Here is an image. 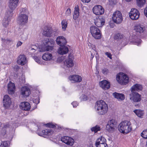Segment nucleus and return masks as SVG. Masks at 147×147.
Returning <instances> with one entry per match:
<instances>
[{"label":"nucleus","instance_id":"f257e3e1","mask_svg":"<svg viewBox=\"0 0 147 147\" xmlns=\"http://www.w3.org/2000/svg\"><path fill=\"white\" fill-rule=\"evenodd\" d=\"M94 108L97 113L100 115L105 114L108 110L107 105L102 100L96 102Z\"/></svg>","mask_w":147,"mask_h":147},{"label":"nucleus","instance_id":"f03ea898","mask_svg":"<svg viewBox=\"0 0 147 147\" xmlns=\"http://www.w3.org/2000/svg\"><path fill=\"white\" fill-rule=\"evenodd\" d=\"M131 123L129 121H124L120 123L118 127V129L119 131L122 133H128L132 129V127L131 126Z\"/></svg>","mask_w":147,"mask_h":147},{"label":"nucleus","instance_id":"7ed1b4c3","mask_svg":"<svg viewBox=\"0 0 147 147\" xmlns=\"http://www.w3.org/2000/svg\"><path fill=\"white\" fill-rule=\"evenodd\" d=\"M45 49H42V51H50L53 50V49L55 41L53 39L47 38L43 42Z\"/></svg>","mask_w":147,"mask_h":147},{"label":"nucleus","instance_id":"20e7f679","mask_svg":"<svg viewBox=\"0 0 147 147\" xmlns=\"http://www.w3.org/2000/svg\"><path fill=\"white\" fill-rule=\"evenodd\" d=\"M141 95L138 92H131L129 94V98L130 100L134 102L137 103L135 104V106L139 107V103L141 100Z\"/></svg>","mask_w":147,"mask_h":147},{"label":"nucleus","instance_id":"39448f33","mask_svg":"<svg viewBox=\"0 0 147 147\" xmlns=\"http://www.w3.org/2000/svg\"><path fill=\"white\" fill-rule=\"evenodd\" d=\"M117 126V123L116 120L112 119L109 121L106 127V130L110 133H112L115 130Z\"/></svg>","mask_w":147,"mask_h":147},{"label":"nucleus","instance_id":"423d86ee","mask_svg":"<svg viewBox=\"0 0 147 147\" xmlns=\"http://www.w3.org/2000/svg\"><path fill=\"white\" fill-rule=\"evenodd\" d=\"M90 31L92 36L95 39H98L101 38L100 30L97 27L92 26L90 28Z\"/></svg>","mask_w":147,"mask_h":147},{"label":"nucleus","instance_id":"0eeeda50","mask_svg":"<svg viewBox=\"0 0 147 147\" xmlns=\"http://www.w3.org/2000/svg\"><path fill=\"white\" fill-rule=\"evenodd\" d=\"M113 20L114 22L119 24L123 20V17L121 13L119 11H116L114 12L112 16Z\"/></svg>","mask_w":147,"mask_h":147},{"label":"nucleus","instance_id":"6e6552de","mask_svg":"<svg viewBox=\"0 0 147 147\" xmlns=\"http://www.w3.org/2000/svg\"><path fill=\"white\" fill-rule=\"evenodd\" d=\"M116 80L118 82L122 84H126L129 82L128 77L124 74L122 75H117Z\"/></svg>","mask_w":147,"mask_h":147},{"label":"nucleus","instance_id":"1a4fd4ad","mask_svg":"<svg viewBox=\"0 0 147 147\" xmlns=\"http://www.w3.org/2000/svg\"><path fill=\"white\" fill-rule=\"evenodd\" d=\"M28 17L26 14H20L17 19V22L19 25H23L26 24L28 20Z\"/></svg>","mask_w":147,"mask_h":147},{"label":"nucleus","instance_id":"9d476101","mask_svg":"<svg viewBox=\"0 0 147 147\" xmlns=\"http://www.w3.org/2000/svg\"><path fill=\"white\" fill-rule=\"evenodd\" d=\"M129 15L131 19L136 20L139 18L140 13L138 10L135 8H133L131 9Z\"/></svg>","mask_w":147,"mask_h":147},{"label":"nucleus","instance_id":"9b49d317","mask_svg":"<svg viewBox=\"0 0 147 147\" xmlns=\"http://www.w3.org/2000/svg\"><path fill=\"white\" fill-rule=\"evenodd\" d=\"M93 13L96 15H100L104 13V9L100 5H97L94 6L92 9Z\"/></svg>","mask_w":147,"mask_h":147},{"label":"nucleus","instance_id":"f8f14e48","mask_svg":"<svg viewBox=\"0 0 147 147\" xmlns=\"http://www.w3.org/2000/svg\"><path fill=\"white\" fill-rule=\"evenodd\" d=\"M74 58L72 55L71 53L69 56L68 58L65 60L64 62V64L67 67H71L74 65L73 60Z\"/></svg>","mask_w":147,"mask_h":147},{"label":"nucleus","instance_id":"ddd939ff","mask_svg":"<svg viewBox=\"0 0 147 147\" xmlns=\"http://www.w3.org/2000/svg\"><path fill=\"white\" fill-rule=\"evenodd\" d=\"M61 141L66 144L72 146L74 142V140L68 136H65L61 138Z\"/></svg>","mask_w":147,"mask_h":147},{"label":"nucleus","instance_id":"4468645a","mask_svg":"<svg viewBox=\"0 0 147 147\" xmlns=\"http://www.w3.org/2000/svg\"><path fill=\"white\" fill-rule=\"evenodd\" d=\"M105 22L104 19L101 17H97L94 20V23L97 27H101L104 25Z\"/></svg>","mask_w":147,"mask_h":147},{"label":"nucleus","instance_id":"2eb2a0df","mask_svg":"<svg viewBox=\"0 0 147 147\" xmlns=\"http://www.w3.org/2000/svg\"><path fill=\"white\" fill-rule=\"evenodd\" d=\"M3 103L4 106L6 108H8L11 103V101L9 96L7 95L4 96Z\"/></svg>","mask_w":147,"mask_h":147},{"label":"nucleus","instance_id":"dca6fc26","mask_svg":"<svg viewBox=\"0 0 147 147\" xmlns=\"http://www.w3.org/2000/svg\"><path fill=\"white\" fill-rule=\"evenodd\" d=\"M31 92L30 89L27 86L22 87L21 89V94L24 97L28 96Z\"/></svg>","mask_w":147,"mask_h":147},{"label":"nucleus","instance_id":"f3484780","mask_svg":"<svg viewBox=\"0 0 147 147\" xmlns=\"http://www.w3.org/2000/svg\"><path fill=\"white\" fill-rule=\"evenodd\" d=\"M99 85L102 89L105 90H107L110 87V84L109 82L105 80L100 82Z\"/></svg>","mask_w":147,"mask_h":147},{"label":"nucleus","instance_id":"a211bd4d","mask_svg":"<svg viewBox=\"0 0 147 147\" xmlns=\"http://www.w3.org/2000/svg\"><path fill=\"white\" fill-rule=\"evenodd\" d=\"M30 107L31 106L30 103L27 102H22L20 105V108L24 111L29 110Z\"/></svg>","mask_w":147,"mask_h":147},{"label":"nucleus","instance_id":"6ab92c4d","mask_svg":"<svg viewBox=\"0 0 147 147\" xmlns=\"http://www.w3.org/2000/svg\"><path fill=\"white\" fill-rule=\"evenodd\" d=\"M134 29L137 32L142 33L146 30V26L142 24H137L135 26Z\"/></svg>","mask_w":147,"mask_h":147},{"label":"nucleus","instance_id":"aec40b11","mask_svg":"<svg viewBox=\"0 0 147 147\" xmlns=\"http://www.w3.org/2000/svg\"><path fill=\"white\" fill-rule=\"evenodd\" d=\"M26 58L25 55H20L18 58L17 62L19 64L23 65L26 63Z\"/></svg>","mask_w":147,"mask_h":147},{"label":"nucleus","instance_id":"412c9836","mask_svg":"<svg viewBox=\"0 0 147 147\" xmlns=\"http://www.w3.org/2000/svg\"><path fill=\"white\" fill-rule=\"evenodd\" d=\"M56 42L57 44L60 46L65 45L67 43L65 38L63 36H59L57 38Z\"/></svg>","mask_w":147,"mask_h":147},{"label":"nucleus","instance_id":"4be33fe9","mask_svg":"<svg viewBox=\"0 0 147 147\" xmlns=\"http://www.w3.org/2000/svg\"><path fill=\"white\" fill-rule=\"evenodd\" d=\"M15 86L14 83L10 82L7 85V90L9 94H12L14 93Z\"/></svg>","mask_w":147,"mask_h":147},{"label":"nucleus","instance_id":"5701e85b","mask_svg":"<svg viewBox=\"0 0 147 147\" xmlns=\"http://www.w3.org/2000/svg\"><path fill=\"white\" fill-rule=\"evenodd\" d=\"M69 49L68 47L64 45L60 46L57 52L59 54L63 55L67 53Z\"/></svg>","mask_w":147,"mask_h":147},{"label":"nucleus","instance_id":"b1692460","mask_svg":"<svg viewBox=\"0 0 147 147\" xmlns=\"http://www.w3.org/2000/svg\"><path fill=\"white\" fill-rule=\"evenodd\" d=\"M19 0H9V7L11 10H14L16 7Z\"/></svg>","mask_w":147,"mask_h":147},{"label":"nucleus","instance_id":"393cba45","mask_svg":"<svg viewBox=\"0 0 147 147\" xmlns=\"http://www.w3.org/2000/svg\"><path fill=\"white\" fill-rule=\"evenodd\" d=\"M142 89V86L139 84H136L133 86L131 88V92H137L141 90Z\"/></svg>","mask_w":147,"mask_h":147},{"label":"nucleus","instance_id":"a878e982","mask_svg":"<svg viewBox=\"0 0 147 147\" xmlns=\"http://www.w3.org/2000/svg\"><path fill=\"white\" fill-rule=\"evenodd\" d=\"M53 133V131L51 129H46L42 130V133L38 134V135L40 136H49Z\"/></svg>","mask_w":147,"mask_h":147},{"label":"nucleus","instance_id":"bb28decb","mask_svg":"<svg viewBox=\"0 0 147 147\" xmlns=\"http://www.w3.org/2000/svg\"><path fill=\"white\" fill-rule=\"evenodd\" d=\"M69 79L71 81L77 82H80L82 80L81 77L78 75L71 76L69 77Z\"/></svg>","mask_w":147,"mask_h":147},{"label":"nucleus","instance_id":"cd10ccee","mask_svg":"<svg viewBox=\"0 0 147 147\" xmlns=\"http://www.w3.org/2000/svg\"><path fill=\"white\" fill-rule=\"evenodd\" d=\"M113 95L118 100H123L125 99V95L123 94L115 92L113 94Z\"/></svg>","mask_w":147,"mask_h":147},{"label":"nucleus","instance_id":"c85d7f7f","mask_svg":"<svg viewBox=\"0 0 147 147\" xmlns=\"http://www.w3.org/2000/svg\"><path fill=\"white\" fill-rule=\"evenodd\" d=\"M52 30L51 28L46 27L43 32V35L47 37H50L51 36Z\"/></svg>","mask_w":147,"mask_h":147},{"label":"nucleus","instance_id":"c756f323","mask_svg":"<svg viewBox=\"0 0 147 147\" xmlns=\"http://www.w3.org/2000/svg\"><path fill=\"white\" fill-rule=\"evenodd\" d=\"M79 9L78 5H76L75 8L73 15V18L76 20L79 17Z\"/></svg>","mask_w":147,"mask_h":147},{"label":"nucleus","instance_id":"7c9ffc66","mask_svg":"<svg viewBox=\"0 0 147 147\" xmlns=\"http://www.w3.org/2000/svg\"><path fill=\"white\" fill-rule=\"evenodd\" d=\"M106 140L103 137L101 136L98 138L96 140L95 145H99L106 143Z\"/></svg>","mask_w":147,"mask_h":147},{"label":"nucleus","instance_id":"2f4dec72","mask_svg":"<svg viewBox=\"0 0 147 147\" xmlns=\"http://www.w3.org/2000/svg\"><path fill=\"white\" fill-rule=\"evenodd\" d=\"M42 59L46 61L50 60L53 58L51 54L49 53H46L42 56Z\"/></svg>","mask_w":147,"mask_h":147},{"label":"nucleus","instance_id":"473e14b6","mask_svg":"<svg viewBox=\"0 0 147 147\" xmlns=\"http://www.w3.org/2000/svg\"><path fill=\"white\" fill-rule=\"evenodd\" d=\"M13 10H7L5 13V18H7L10 20V17H11L13 15Z\"/></svg>","mask_w":147,"mask_h":147},{"label":"nucleus","instance_id":"72a5a7b5","mask_svg":"<svg viewBox=\"0 0 147 147\" xmlns=\"http://www.w3.org/2000/svg\"><path fill=\"white\" fill-rule=\"evenodd\" d=\"M9 127L8 124L5 125L2 128L1 130V133L3 136H4L6 134L7 128Z\"/></svg>","mask_w":147,"mask_h":147},{"label":"nucleus","instance_id":"f704fd0d","mask_svg":"<svg viewBox=\"0 0 147 147\" xmlns=\"http://www.w3.org/2000/svg\"><path fill=\"white\" fill-rule=\"evenodd\" d=\"M134 113L138 117H140L144 115V111L140 110H136L134 111Z\"/></svg>","mask_w":147,"mask_h":147},{"label":"nucleus","instance_id":"c9c22d12","mask_svg":"<svg viewBox=\"0 0 147 147\" xmlns=\"http://www.w3.org/2000/svg\"><path fill=\"white\" fill-rule=\"evenodd\" d=\"M91 130L92 131H94L95 133L97 132L98 131L100 130V128L99 126L96 125L94 127L91 128Z\"/></svg>","mask_w":147,"mask_h":147},{"label":"nucleus","instance_id":"e433bc0d","mask_svg":"<svg viewBox=\"0 0 147 147\" xmlns=\"http://www.w3.org/2000/svg\"><path fill=\"white\" fill-rule=\"evenodd\" d=\"M9 20L8 18H5L3 19V26L6 27L9 24Z\"/></svg>","mask_w":147,"mask_h":147},{"label":"nucleus","instance_id":"4c0bfd02","mask_svg":"<svg viewBox=\"0 0 147 147\" xmlns=\"http://www.w3.org/2000/svg\"><path fill=\"white\" fill-rule=\"evenodd\" d=\"M137 5L138 6L141 7L144 5L145 0H137Z\"/></svg>","mask_w":147,"mask_h":147},{"label":"nucleus","instance_id":"58836bf2","mask_svg":"<svg viewBox=\"0 0 147 147\" xmlns=\"http://www.w3.org/2000/svg\"><path fill=\"white\" fill-rule=\"evenodd\" d=\"M67 23L66 20H63L61 22L62 28L65 30L67 26Z\"/></svg>","mask_w":147,"mask_h":147},{"label":"nucleus","instance_id":"ea45409f","mask_svg":"<svg viewBox=\"0 0 147 147\" xmlns=\"http://www.w3.org/2000/svg\"><path fill=\"white\" fill-rule=\"evenodd\" d=\"M123 35L119 33H118L116 34L114 36V39L117 40H119L123 38Z\"/></svg>","mask_w":147,"mask_h":147},{"label":"nucleus","instance_id":"a19ab883","mask_svg":"<svg viewBox=\"0 0 147 147\" xmlns=\"http://www.w3.org/2000/svg\"><path fill=\"white\" fill-rule=\"evenodd\" d=\"M141 136L144 138H147V129L146 130H144L141 133Z\"/></svg>","mask_w":147,"mask_h":147},{"label":"nucleus","instance_id":"79ce46f5","mask_svg":"<svg viewBox=\"0 0 147 147\" xmlns=\"http://www.w3.org/2000/svg\"><path fill=\"white\" fill-rule=\"evenodd\" d=\"M2 41L4 43V44L5 45L7 44L8 45L10 44L11 42H12V41L11 40L9 39H3L2 38Z\"/></svg>","mask_w":147,"mask_h":147},{"label":"nucleus","instance_id":"37998d69","mask_svg":"<svg viewBox=\"0 0 147 147\" xmlns=\"http://www.w3.org/2000/svg\"><path fill=\"white\" fill-rule=\"evenodd\" d=\"M20 14H26L28 13L27 9L26 8H22L20 10Z\"/></svg>","mask_w":147,"mask_h":147},{"label":"nucleus","instance_id":"c03bdc74","mask_svg":"<svg viewBox=\"0 0 147 147\" xmlns=\"http://www.w3.org/2000/svg\"><path fill=\"white\" fill-rule=\"evenodd\" d=\"M9 142L7 141H4L2 142L1 145L0 147H8V146Z\"/></svg>","mask_w":147,"mask_h":147},{"label":"nucleus","instance_id":"a18cd8bd","mask_svg":"<svg viewBox=\"0 0 147 147\" xmlns=\"http://www.w3.org/2000/svg\"><path fill=\"white\" fill-rule=\"evenodd\" d=\"M30 51L33 53H34L38 49L36 46L33 45L30 48Z\"/></svg>","mask_w":147,"mask_h":147},{"label":"nucleus","instance_id":"49530a36","mask_svg":"<svg viewBox=\"0 0 147 147\" xmlns=\"http://www.w3.org/2000/svg\"><path fill=\"white\" fill-rule=\"evenodd\" d=\"M45 125L47 127H48L50 128H53L55 127V125L52 123H49L45 124Z\"/></svg>","mask_w":147,"mask_h":147},{"label":"nucleus","instance_id":"de8ad7c7","mask_svg":"<svg viewBox=\"0 0 147 147\" xmlns=\"http://www.w3.org/2000/svg\"><path fill=\"white\" fill-rule=\"evenodd\" d=\"M81 100L84 101L86 100L88 98L87 96L85 95H82L80 97Z\"/></svg>","mask_w":147,"mask_h":147},{"label":"nucleus","instance_id":"09e8293b","mask_svg":"<svg viewBox=\"0 0 147 147\" xmlns=\"http://www.w3.org/2000/svg\"><path fill=\"white\" fill-rule=\"evenodd\" d=\"M96 146V147H108L106 143L97 145Z\"/></svg>","mask_w":147,"mask_h":147},{"label":"nucleus","instance_id":"8fccbe9b","mask_svg":"<svg viewBox=\"0 0 147 147\" xmlns=\"http://www.w3.org/2000/svg\"><path fill=\"white\" fill-rule=\"evenodd\" d=\"M134 44L135 45L138 46L141 43V40L140 39H138L135 41H134Z\"/></svg>","mask_w":147,"mask_h":147},{"label":"nucleus","instance_id":"3c124183","mask_svg":"<svg viewBox=\"0 0 147 147\" xmlns=\"http://www.w3.org/2000/svg\"><path fill=\"white\" fill-rule=\"evenodd\" d=\"M65 14L67 16H70L71 14V9L70 8L67 9L65 12Z\"/></svg>","mask_w":147,"mask_h":147},{"label":"nucleus","instance_id":"603ef678","mask_svg":"<svg viewBox=\"0 0 147 147\" xmlns=\"http://www.w3.org/2000/svg\"><path fill=\"white\" fill-rule=\"evenodd\" d=\"M103 74H107L109 72V70L107 68H104L102 70Z\"/></svg>","mask_w":147,"mask_h":147},{"label":"nucleus","instance_id":"864d4df0","mask_svg":"<svg viewBox=\"0 0 147 147\" xmlns=\"http://www.w3.org/2000/svg\"><path fill=\"white\" fill-rule=\"evenodd\" d=\"M105 54L107 56V57L109 58L110 59H111V54L108 52H106L105 53Z\"/></svg>","mask_w":147,"mask_h":147},{"label":"nucleus","instance_id":"5fc2aeb1","mask_svg":"<svg viewBox=\"0 0 147 147\" xmlns=\"http://www.w3.org/2000/svg\"><path fill=\"white\" fill-rule=\"evenodd\" d=\"M72 104L74 107H76L78 105V104L76 101L73 102H72Z\"/></svg>","mask_w":147,"mask_h":147},{"label":"nucleus","instance_id":"6e6d98bb","mask_svg":"<svg viewBox=\"0 0 147 147\" xmlns=\"http://www.w3.org/2000/svg\"><path fill=\"white\" fill-rule=\"evenodd\" d=\"M34 58L35 60V61L37 63L39 62V57H38L37 56H34Z\"/></svg>","mask_w":147,"mask_h":147},{"label":"nucleus","instance_id":"4d7b16f0","mask_svg":"<svg viewBox=\"0 0 147 147\" xmlns=\"http://www.w3.org/2000/svg\"><path fill=\"white\" fill-rule=\"evenodd\" d=\"M21 38L22 40H24L27 38V36L26 35H23L21 36Z\"/></svg>","mask_w":147,"mask_h":147},{"label":"nucleus","instance_id":"13d9d810","mask_svg":"<svg viewBox=\"0 0 147 147\" xmlns=\"http://www.w3.org/2000/svg\"><path fill=\"white\" fill-rule=\"evenodd\" d=\"M109 1L111 5L115 4L116 2V0H109Z\"/></svg>","mask_w":147,"mask_h":147},{"label":"nucleus","instance_id":"bf43d9fd","mask_svg":"<svg viewBox=\"0 0 147 147\" xmlns=\"http://www.w3.org/2000/svg\"><path fill=\"white\" fill-rule=\"evenodd\" d=\"M22 42H21L20 41H18L17 42V43L16 45L17 47H19L20 46L22 45Z\"/></svg>","mask_w":147,"mask_h":147},{"label":"nucleus","instance_id":"052dcab7","mask_svg":"<svg viewBox=\"0 0 147 147\" xmlns=\"http://www.w3.org/2000/svg\"><path fill=\"white\" fill-rule=\"evenodd\" d=\"M35 103L37 104L40 102V99L39 98H36L35 100Z\"/></svg>","mask_w":147,"mask_h":147},{"label":"nucleus","instance_id":"680f3d73","mask_svg":"<svg viewBox=\"0 0 147 147\" xmlns=\"http://www.w3.org/2000/svg\"><path fill=\"white\" fill-rule=\"evenodd\" d=\"M144 13L146 16L147 17V7H146L144 9Z\"/></svg>","mask_w":147,"mask_h":147},{"label":"nucleus","instance_id":"e2e57ef3","mask_svg":"<svg viewBox=\"0 0 147 147\" xmlns=\"http://www.w3.org/2000/svg\"><path fill=\"white\" fill-rule=\"evenodd\" d=\"M14 68L16 71H17L19 69V67L18 65H15L14 66Z\"/></svg>","mask_w":147,"mask_h":147},{"label":"nucleus","instance_id":"0e129e2a","mask_svg":"<svg viewBox=\"0 0 147 147\" xmlns=\"http://www.w3.org/2000/svg\"><path fill=\"white\" fill-rule=\"evenodd\" d=\"M90 0H81V1L83 2L86 3H88L90 1Z\"/></svg>","mask_w":147,"mask_h":147},{"label":"nucleus","instance_id":"69168bd1","mask_svg":"<svg viewBox=\"0 0 147 147\" xmlns=\"http://www.w3.org/2000/svg\"><path fill=\"white\" fill-rule=\"evenodd\" d=\"M127 2H129L131 0H125Z\"/></svg>","mask_w":147,"mask_h":147},{"label":"nucleus","instance_id":"338daca9","mask_svg":"<svg viewBox=\"0 0 147 147\" xmlns=\"http://www.w3.org/2000/svg\"><path fill=\"white\" fill-rule=\"evenodd\" d=\"M92 58H93V56H92Z\"/></svg>","mask_w":147,"mask_h":147}]
</instances>
